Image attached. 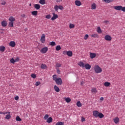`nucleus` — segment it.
Returning a JSON list of instances; mask_svg holds the SVG:
<instances>
[{"instance_id":"nucleus-1","label":"nucleus","mask_w":125,"mask_h":125,"mask_svg":"<svg viewBox=\"0 0 125 125\" xmlns=\"http://www.w3.org/2000/svg\"><path fill=\"white\" fill-rule=\"evenodd\" d=\"M53 80L58 85H62V83H63L62 79L60 77H58L56 74L53 75Z\"/></svg>"},{"instance_id":"nucleus-2","label":"nucleus","mask_w":125,"mask_h":125,"mask_svg":"<svg viewBox=\"0 0 125 125\" xmlns=\"http://www.w3.org/2000/svg\"><path fill=\"white\" fill-rule=\"evenodd\" d=\"M94 70L96 74H99L102 72V68L98 65H96L94 66Z\"/></svg>"},{"instance_id":"nucleus-3","label":"nucleus","mask_w":125,"mask_h":125,"mask_svg":"<svg viewBox=\"0 0 125 125\" xmlns=\"http://www.w3.org/2000/svg\"><path fill=\"white\" fill-rule=\"evenodd\" d=\"M114 9H115V10H118V11H124L125 9V7H123L122 6H115L113 7Z\"/></svg>"},{"instance_id":"nucleus-4","label":"nucleus","mask_w":125,"mask_h":125,"mask_svg":"<svg viewBox=\"0 0 125 125\" xmlns=\"http://www.w3.org/2000/svg\"><path fill=\"white\" fill-rule=\"evenodd\" d=\"M55 11H58V9H60L61 10H63V9H64V7H63V6L62 5H56L54 6V7Z\"/></svg>"},{"instance_id":"nucleus-5","label":"nucleus","mask_w":125,"mask_h":125,"mask_svg":"<svg viewBox=\"0 0 125 125\" xmlns=\"http://www.w3.org/2000/svg\"><path fill=\"white\" fill-rule=\"evenodd\" d=\"M40 41L42 43H44L45 42V35L44 34H42V35Z\"/></svg>"},{"instance_id":"nucleus-6","label":"nucleus","mask_w":125,"mask_h":125,"mask_svg":"<svg viewBox=\"0 0 125 125\" xmlns=\"http://www.w3.org/2000/svg\"><path fill=\"white\" fill-rule=\"evenodd\" d=\"M104 40L107 42H111L112 41V37L109 35H106L104 36Z\"/></svg>"},{"instance_id":"nucleus-7","label":"nucleus","mask_w":125,"mask_h":125,"mask_svg":"<svg viewBox=\"0 0 125 125\" xmlns=\"http://www.w3.org/2000/svg\"><path fill=\"white\" fill-rule=\"evenodd\" d=\"M41 52L42 53H45L46 52H47L48 51V48L47 47H45L41 49Z\"/></svg>"},{"instance_id":"nucleus-8","label":"nucleus","mask_w":125,"mask_h":125,"mask_svg":"<svg viewBox=\"0 0 125 125\" xmlns=\"http://www.w3.org/2000/svg\"><path fill=\"white\" fill-rule=\"evenodd\" d=\"M99 115V112L97 110H94L93 111V115L95 118H98V115Z\"/></svg>"},{"instance_id":"nucleus-9","label":"nucleus","mask_w":125,"mask_h":125,"mask_svg":"<svg viewBox=\"0 0 125 125\" xmlns=\"http://www.w3.org/2000/svg\"><path fill=\"white\" fill-rule=\"evenodd\" d=\"M53 17L51 18L52 21H54V20H55L56 19H57L58 18V15L55 14V13H53Z\"/></svg>"},{"instance_id":"nucleus-10","label":"nucleus","mask_w":125,"mask_h":125,"mask_svg":"<svg viewBox=\"0 0 125 125\" xmlns=\"http://www.w3.org/2000/svg\"><path fill=\"white\" fill-rule=\"evenodd\" d=\"M75 4L77 6H81V5H82V2L79 0H76L75 1Z\"/></svg>"},{"instance_id":"nucleus-11","label":"nucleus","mask_w":125,"mask_h":125,"mask_svg":"<svg viewBox=\"0 0 125 125\" xmlns=\"http://www.w3.org/2000/svg\"><path fill=\"white\" fill-rule=\"evenodd\" d=\"M1 25L2 27H6L7 26V21H3L1 22Z\"/></svg>"},{"instance_id":"nucleus-12","label":"nucleus","mask_w":125,"mask_h":125,"mask_svg":"<svg viewBox=\"0 0 125 125\" xmlns=\"http://www.w3.org/2000/svg\"><path fill=\"white\" fill-rule=\"evenodd\" d=\"M84 67L86 70H90V68H91V66L88 63L85 64Z\"/></svg>"},{"instance_id":"nucleus-13","label":"nucleus","mask_w":125,"mask_h":125,"mask_svg":"<svg viewBox=\"0 0 125 125\" xmlns=\"http://www.w3.org/2000/svg\"><path fill=\"white\" fill-rule=\"evenodd\" d=\"M113 121L116 124H119V123H120V119L118 117H115L113 119Z\"/></svg>"},{"instance_id":"nucleus-14","label":"nucleus","mask_w":125,"mask_h":125,"mask_svg":"<svg viewBox=\"0 0 125 125\" xmlns=\"http://www.w3.org/2000/svg\"><path fill=\"white\" fill-rule=\"evenodd\" d=\"M90 57L91 59H93V58H95V57H96V54L94 53H90Z\"/></svg>"},{"instance_id":"nucleus-15","label":"nucleus","mask_w":125,"mask_h":125,"mask_svg":"<svg viewBox=\"0 0 125 125\" xmlns=\"http://www.w3.org/2000/svg\"><path fill=\"white\" fill-rule=\"evenodd\" d=\"M10 46H11V47H14L15 45H16V43L14 42V41H11L9 43Z\"/></svg>"},{"instance_id":"nucleus-16","label":"nucleus","mask_w":125,"mask_h":125,"mask_svg":"<svg viewBox=\"0 0 125 125\" xmlns=\"http://www.w3.org/2000/svg\"><path fill=\"white\" fill-rule=\"evenodd\" d=\"M34 8L37 9V10H39L41 8V5L39 4H35L34 5Z\"/></svg>"},{"instance_id":"nucleus-17","label":"nucleus","mask_w":125,"mask_h":125,"mask_svg":"<svg viewBox=\"0 0 125 125\" xmlns=\"http://www.w3.org/2000/svg\"><path fill=\"white\" fill-rule=\"evenodd\" d=\"M91 37H92V38H94V39H96L99 38V35H98V34H97V33H95V34H93L91 35Z\"/></svg>"},{"instance_id":"nucleus-18","label":"nucleus","mask_w":125,"mask_h":125,"mask_svg":"<svg viewBox=\"0 0 125 125\" xmlns=\"http://www.w3.org/2000/svg\"><path fill=\"white\" fill-rule=\"evenodd\" d=\"M92 93H97V89H96V88L95 87H93L92 88V89L91 90Z\"/></svg>"},{"instance_id":"nucleus-19","label":"nucleus","mask_w":125,"mask_h":125,"mask_svg":"<svg viewBox=\"0 0 125 125\" xmlns=\"http://www.w3.org/2000/svg\"><path fill=\"white\" fill-rule=\"evenodd\" d=\"M110 84H111V83H110V82H106L104 83V85L106 87H109V86H110Z\"/></svg>"},{"instance_id":"nucleus-20","label":"nucleus","mask_w":125,"mask_h":125,"mask_svg":"<svg viewBox=\"0 0 125 125\" xmlns=\"http://www.w3.org/2000/svg\"><path fill=\"white\" fill-rule=\"evenodd\" d=\"M91 7V9H96V4H95V3H93L92 4Z\"/></svg>"},{"instance_id":"nucleus-21","label":"nucleus","mask_w":125,"mask_h":125,"mask_svg":"<svg viewBox=\"0 0 125 125\" xmlns=\"http://www.w3.org/2000/svg\"><path fill=\"white\" fill-rule=\"evenodd\" d=\"M9 21H10V22H14V21H15V18H14V17L11 16L9 18Z\"/></svg>"},{"instance_id":"nucleus-22","label":"nucleus","mask_w":125,"mask_h":125,"mask_svg":"<svg viewBox=\"0 0 125 125\" xmlns=\"http://www.w3.org/2000/svg\"><path fill=\"white\" fill-rule=\"evenodd\" d=\"M47 68V66L44 63H42L41 65V69H46Z\"/></svg>"},{"instance_id":"nucleus-23","label":"nucleus","mask_w":125,"mask_h":125,"mask_svg":"<svg viewBox=\"0 0 125 125\" xmlns=\"http://www.w3.org/2000/svg\"><path fill=\"white\" fill-rule=\"evenodd\" d=\"M54 90L56 92H59L60 91V89L56 85L54 86Z\"/></svg>"},{"instance_id":"nucleus-24","label":"nucleus","mask_w":125,"mask_h":125,"mask_svg":"<svg viewBox=\"0 0 125 125\" xmlns=\"http://www.w3.org/2000/svg\"><path fill=\"white\" fill-rule=\"evenodd\" d=\"M52 118L49 117L47 119L46 122L48 123V124H50V123H52Z\"/></svg>"},{"instance_id":"nucleus-25","label":"nucleus","mask_w":125,"mask_h":125,"mask_svg":"<svg viewBox=\"0 0 125 125\" xmlns=\"http://www.w3.org/2000/svg\"><path fill=\"white\" fill-rule=\"evenodd\" d=\"M78 65L79 66H80V67H82V68H84V63H83V62H80L79 63H78Z\"/></svg>"},{"instance_id":"nucleus-26","label":"nucleus","mask_w":125,"mask_h":125,"mask_svg":"<svg viewBox=\"0 0 125 125\" xmlns=\"http://www.w3.org/2000/svg\"><path fill=\"white\" fill-rule=\"evenodd\" d=\"M67 55H68L69 57L73 56V52L71 51H68Z\"/></svg>"},{"instance_id":"nucleus-27","label":"nucleus","mask_w":125,"mask_h":125,"mask_svg":"<svg viewBox=\"0 0 125 125\" xmlns=\"http://www.w3.org/2000/svg\"><path fill=\"white\" fill-rule=\"evenodd\" d=\"M61 66H62V64H61L60 63L57 62L56 64L55 67L56 68H60V67H61Z\"/></svg>"},{"instance_id":"nucleus-28","label":"nucleus","mask_w":125,"mask_h":125,"mask_svg":"<svg viewBox=\"0 0 125 125\" xmlns=\"http://www.w3.org/2000/svg\"><path fill=\"white\" fill-rule=\"evenodd\" d=\"M39 3L42 4V5L45 4V0H40Z\"/></svg>"},{"instance_id":"nucleus-29","label":"nucleus","mask_w":125,"mask_h":125,"mask_svg":"<svg viewBox=\"0 0 125 125\" xmlns=\"http://www.w3.org/2000/svg\"><path fill=\"white\" fill-rule=\"evenodd\" d=\"M97 32L98 33V34H101V33H102V30H101L100 27L99 26L97 27Z\"/></svg>"},{"instance_id":"nucleus-30","label":"nucleus","mask_w":125,"mask_h":125,"mask_svg":"<svg viewBox=\"0 0 125 125\" xmlns=\"http://www.w3.org/2000/svg\"><path fill=\"white\" fill-rule=\"evenodd\" d=\"M5 50V47L4 46H2L0 47V51L3 52Z\"/></svg>"},{"instance_id":"nucleus-31","label":"nucleus","mask_w":125,"mask_h":125,"mask_svg":"<svg viewBox=\"0 0 125 125\" xmlns=\"http://www.w3.org/2000/svg\"><path fill=\"white\" fill-rule=\"evenodd\" d=\"M31 14L34 16H37L38 15V11H34L31 12Z\"/></svg>"},{"instance_id":"nucleus-32","label":"nucleus","mask_w":125,"mask_h":125,"mask_svg":"<svg viewBox=\"0 0 125 125\" xmlns=\"http://www.w3.org/2000/svg\"><path fill=\"white\" fill-rule=\"evenodd\" d=\"M56 50L57 51H59V50H61V46H60V45H57L56 47Z\"/></svg>"},{"instance_id":"nucleus-33","label":"nucleus","mask_w":125,"mask_h":125,"mask_svg":"<svg viewBox=\"0 0 125 125\" xmlns=\"http://www.w3.org/2000/svg\"><path fill=\"white\" fill-rule=\"evenodd\" d=\"M13 24H14V22L10 21L9 22L8 26L11 27V28H13V27H14Z\"/></svg>"},{"instance_id":"nucleus-34","label":"nucleus","mask_w":125,"mask_h":125,"mask_svg":"<svg viewBox=\"0 0 125 125\" xmlns=\"http://www.w3.org/2000/svg\"><path fill=\"white\" fill-rule=\"evenodd\" d=\"M65 100L67 103H70L71 102V98H65Z\"/></svg>"},{"instance_id":"nucleus-35","label":"nucleus","mask_w":125,"mask_h":125,"mask_svg":"<svg viewBox=\"0 0 125 125\" xmlns=\"http://www.w3.org/2000/svg\"><path fill=\"white\" fill-rule=\"evenodd\" d=\"M98 117H99L100 119H103V118L104 117V115L102 114V113H99Z\"/></svg>"},{"instance_id":"nucleus-36","label":"nucleus","mask_w":125,"mask_h":125,"mask_svg":"<svg viewBox=\"0 0 125 125\" xmlns=\"http://www.w3.org/2000/svg\"><path fill=\"white\" fill-rule=\"evenodd\" d=\"M76 105L78 107H81L82 106V104L81 103V102H80V101L77 102Z\"/></svg>"},{"instance_id":"nucleus-37","label":"nucleus","mask_w":125,"mask_h":125,"mask_svg":"<svg viewBox=\"0 0 125 125\" xmlns=\"http://www.w3.org/2000/svg\"><path fill=\"white\" fill-rule=\"evenodd\" d=\"M16 121L17 122H21V121H22V119L20 118V117H19V116H17L16 117Z\"/></svg>"},{"instance_id":"nucleus-38","label":"nucleus","mask_w":125,"mask_h":125,"mask_svg":"<svg viewBox=\"0 0 125 125\" xmlns=\"http://www.w3.org/2000/svg\"><path fill=\"white\" fill-rule=\"evenodd\" d=\"M50 45H52V46H54L56 45V43L55 42H50Z\"/></svg>"},{"instance_id":"nucleus-39","label":"nucleus","mask_w":125,"mask_h":125,"mask_svg":"<svg viewBox=\"0 0 125 125\" xmlns=\"http://www.w3.org/2000/svg\"><path fill=\"white\" fill-rule=\"evenodd\" d=\"M69 28L70 29H73V28H75V25L74 24L70 23Z\"/></svg>"},{"instance_id":"nucleus-40","label":"nucleus","mask_w":125,"mask_h":125,"mask_svg":"<svg viewBox=\"0 0 125 125\" xmlns=\"http://www.w3.org/2000/svg\"><path fill=\"white\" fill-rule=\"evenodd\" d=\"M11 118V116H10V114H7L5 117L6 120H9Z\"/></svg>"},{"instance_id":"nucleus-41","label":"nucleus","mask_w":125,"mask_h":125,"mask_svg":"<svg viewBox=\"0 0 125 125\" xmlns=\"http://www.w3.org/2000/svg\"><path fill=\"white\" fill-rule=\"evenodd\" d=\"M56 125H64V122H58Z\"/></svg>"},{"instance_id":"nucleus-42","label":"nucleus","mask_w":125,"mask_h":125,"mask_svg":"<svg viewBox=\"0 0 125 125\" xmlns=\"http://www.w3.org/2000/svg\"><path fill=\"white\" fill-rule=\"evenodd\" d=\"M10 62L11 63H12V64H14V63H15V60H14V59H13V58H12L10 60Z\"/></svg>"},{"instance_id":"nucleus-43","label":"nucleus","mask_w":125,"mask_h":125,"mask_svg":"<svg viewBox=\"0 0 125 125\" xmlns=\"http://www.w3.org/2000/svg\"><path fill=\"white\" fill-rule=\"evenodd\" d=\"M105 2H107L109 3V2H112V1H113L114 0H103Z\"/></svg>"},{"instance_id":"nucleus-44","label":"nucleus","mask_w":125,"mask_h":125,"mask_svg":"<svg viewBox=\"0 0 125 125\" xmlns=\"http://www.w3.org/2000/svg\"><path fill=\"white\" fill-rule=\"evenodd\" d=\"M31 77V78H33V79H36L37 78V75L35 74H32Z\"/></svg>"},{"instance_id":"nucleus-45","label":"nucleus","mask_w":125,"mask_h":125,"mask_svg":"<svg viewBox=\"0 0 125 125\" xmlns=\"http://www.w3.org/2000/svg\"><path fill=\"white\" fill-rule=\"evenodd\" d=\"M45 18L46 19H50L51 18V16L50 15H48L46 16Z\"/></svg>"},{"instance_id":"nucleus-46","label":"nucleus","mask_w":125,"mask_h":125,"mask_svg":"<svg viewBox=\"0 0 125 125\" xmlns=\"http://www.w3.org/2000/svg\"><path fill=\"white\" fill-rule=\"evenodd\" d=\"M88 34H86L85 35V36L84 37V40H85V41H86V40H87V39H88Z\"/></svg>"},{"instance_id":"nucleus-47","label":"nucleus","mask_w":125,"mask_h":125,"mask_svg":"<svg viewBox=\"0 0 125 125\" xmlns=\"http://www.w3.org/2000/svg\"><path fill=\"white\" fill-rule=\"evenodd\" d=\"M48 117H49V116L48 114H46L44 117V120H47L48 119Z\"/></svg>"},{"instance_id":"nucleus-48","label":"nucleus","mask_w":125,"mask_h":125,"mask_svg":"<svg viewBox=\"0 0 125 125\" xmlns=\"http://www.w3.org/2000/svg\"><path fill=\"white\" fill-rule=\"evenodd\" d=\"M40 84H41V82H37L35 83L36 86H39V85H40Z\"/></svg>"},{"instance_id":"nucleus-49","label":"nucleus","mask_w":125,"mask_h":125,"mask_svg":"<svg viewBox=\"0 0 125 125\" xmlns=\"http://www.w3.org/2000/svg\"><path fill=\"white\" fill-rule=\"evenodd\" d=\"M6 3V2L3 1V2L1 3V4L2 5H5Z\"/></svg>"},{"instance_id":"nucleus-50","label":"nucleus","mask_w":125,"mask_h":125,"mask_svg":"<svg viewBox=\"0 0 125 125\" xmlns=\"http://www.w3.org/2000/svg\"><path fill=\"white\" fill-rule=\"evenodd\" d=\"M67 52H68V51H64L63 52V54H64V55H66L67 54Z\"/></svg>"},{"instance_id":"nucleus-51","label":"nucleus","mask_w":125,"mask_h":125,"mask_svg":"<svg viewBox=\"0 0 125 125\" xmlns=\"http://www.w3.org/2000/svg\"><path fill=\"white\" fill-rule=\"evenodd\" d=\"M3 115H6V114H10V112H2Z\"/></svg>"},{"instance_id":"nucleus-52","label":"nucleus","mask_w":125,"mask_h":125,"mask_svg":"<svg viewBox=\"0 0 125 125\" xmlns=\"http://www.w3.org/2000/svg\"><path fill=\"white\" fill-rule=\"evenodd\" d=\"M57 69V73H58V74H60V70H59V68H56Z\"/></svg>"},{"instance_id":"nucleus-53","label":"nucleus","mask_w":125,"mask_h":125,"mask_svg":"<svg viewBox=\"0 0 125 125\" xmlns=\"http://www.w3.org/2000/svg\"><path fill=\"white\" fill-rule=\"evenodd\" d=\"M19 99V97H18V96H17L15 97V100H18Z\"/></svg>"},{"instance_id":"nucleus-54","label":"nucleus","mask_w":125,"mask_h":125,"mask_svg":"<svg viewBox=\"0 0 125 125\" xmlns=\"http://www.w3.org/2000/svg\"><path fill=\"white\" fill-rule=\"evenodd\" d=\"M15 62H18V61H19V58H17L15 60Z\"/></svg>"},{"instance_id":"nucleus-55","label":"nucleus","mask_w":125,"mask_h":125,"mask_svg":"<svg viewBox=\"0 0 125 125\" xmlns=\"http://www.w3.org/2000/svg\"><path fill=\"white\" fill-rule=\"evenodd\" d=\"M81 121H82V122H84L85 121V119L83 117H82Z\"/></svg>"},{"instance_id":"nucleus-56","label":"nucleus","mask_w":125,"mask_h":125,"mask_svg":"<svg viewBox=\"0 0 125 125\" xmlns=\"http://www.w3.org/2000/svg\"><path fill=\"white\" fill-rule=\"evenodd\" d=\"M21 17L24 18L26 17V15L24 14L21 15Z\"/></svg>"},{"instance_id":"nucleus-57","label":"nucleus","mask_w":125,"mask_h":125,"mask_svg":"<svg viewBox=\"0 0 125 125\" xmlns=\"http://www.w3.org/2000/svg\"><path fill=\"white\" fill-rule=\"evenodd\" d=\"M100 100H101L102 101H103L104 100V97H101L100 98Z\"/></svg>"},{"instance_id":"nucleus-58","label":"nucleus","mask_w":125,"mask_h":125,"mask_svg":"<svg viewBox=\"0 0 125 125\" xmlns=\"http://www.w3.org/2000/svg\"><path fill=\"white\" fill-rule=\"evenodd\" d=\"M61 1H62V0H56L57 2H61Z\"/></svg>"},{"instance_id":"nucleus-59","label":"nucleus","mask_w":125,"mask_h":125,"mask_svg":"<svg viewBox=\"0 0 125 125\" xmlns=\"http://www.w3.org/2000/svg\"><path fill=\"white\" fill-rule=\"evenodd\" d=\"M104 23H105V24H107V23H109V21H104Z\"/></svg>"},{"instance_id":"nucleus-60","label":"nucleus","mask_w":125,"mask_h":125,"mask_svg":"<svg viewBox=\"0 0 125 125\" xmlns=\"http://www.w3.org/2000/svg\"><path fill=\"white\" fill-rule=\"evenodd\" d=\"M81 85L83 86V82H81Z\"/></svg>"},{"instance_id":"nucleus-61","label":"nucleus","mask_w":125,"mask_h":125,"mask_svg":"<svg viewBox=\"0 0 125 125\" xmlns=\"http://www.w3.org/2000/svg\"><path fill=\"white\" fill-rule=\"evenodd\" d=\"M29 5H30V6H31V5H32V4L30 3V4H29Z\"/></svg>"},{"instance_id":"nucleus-62","label":"nucleus","mask_w":125,"mask_h":125,"mask_svg":"<svg viewBox=\"0 0 125 125\" xmlns=\"http://www.w3.org/2000/svg\"><path fill=\"white\" fill-rule=\"evenodd\" d=\"M0 114H2V112H0Z\"/></svg>"},{"instance_id":"nucleus-63","label":"nucleus","mask_w":125,"mask_h":125,"mask_svg":"<svg viewBox=\"0 0 125 125\" xmlns=\"http://www.w3.org/2000/svg\"><path fill=\"white\" fill-rule=\"evenodd\" d=\"M1 30H3V29H1Z\"/></svg>"}]
</instances>
